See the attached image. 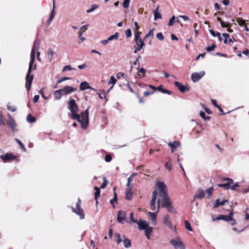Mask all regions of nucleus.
<instances>
[{"label": "nucleus", "mask_w": 249, "mask_h": 249, "mask_svg": "<svg viewBox=\"0 0 249 249\" xmlns=\"http://www.w3.org/2000/svg\"><path fill=\"white\" fill-rule=\"evenodd\" d=\"M185 226L186 229L187 230H188L189 231H192V227H191V225L188 221L186 220L185 221Z\"/></svg>", "instance_id": "c03bdc74"}, {"label": "nucleus", "mask_w": 249, "mask_h": 249, "mask_svg": "<svg viewBox=\"0 0 249 249\" xmlns=\"http://www.w3.org/2000/svg\"><path fill=\"white\" fill-rule=\"evenodd\" d=\"M116 81H117L116 79L114 78V77L111 76L110 78L109 81L108 82V84H112L113 86H114L116 84Z\"/></svg>", "instance_id": "a19ab883"}, {"label": "nucleus", "mask_w": 249, "mask_h": 249, "mask_svg": "<svg viewBox=\"0 0 249 249\" xmlns=\"http://www.w3.org/2000/svg\"><path fill=\"white\" fill-rule=\"evenodd\" d=\"M157 37L160 40H162L164 39V37L162 35V34L161 33H159L156 35Z\"/></svg>", "instance_id": "13d9d810"}, {"label": "nucleus", "mask_w": 249, "mask_h": 249, "mask_svg": "<svg viewBox=\"0 0 249 249\" xmlns=\"http://www.w3.org/2000/svg\"><path fill=\"white\" fill-rule=\"evenodd\" d=\"M213 188L212 187H210L209 188H208V189H207L206 190V194H207V197L208 198H210L211 196L213 194Z\"/></svg>", "instance_id": "4c0bfd02"}, {"label": "nucleus", "mask_w": 249, "mask_h": 249, "mask_svg": "<svg viewBox=\"0 0 249 249\" xmlns=\"http://www.w3.org/2000/svg\"><path fill=\"white\" fill-rule=\"evenodd\" d=\"M36 121L35 118L32 116L31 114H28L27 116V121L30 123H34Z\"/></svg>", "instance_id": "ea45409f"}, {"label": "nucleus", "mask_w": 249, "mask_h": 249, "mask_svg": "<svg viewBox=\"0 0 249 249\" xmlns=\"http://www.w3.org/2000/svg\"><path fill=\"white\" fill-rule=\"evenodd\" d=\"M0 158L3 160L4 162H7L12 160L15 159L16 157L13 154L7 153L5 155H1Z\"/></svg>", "instance_id": "4468645a"}, {"label": "nucleus", "mask_w": 249, "mask_h": 249, "mask_svg": "<svg viewBox=\"0 0 249 249\" xmlns=\"http://www.w3.org/2000/svg\"><path fill=\"white\" fill-rule=\"evenodd\" d=\"M15 141L17 142V143L20 145L21 148L24 151H26L25 147H24L23 143L18 139H16Z\"/></svg>", "instance_id": "8fccbe9b"}, {"label": "nucleus", "mask_w": 249, "mask_h": 249, "mask_svg": "<svg viewBox=\"0 0 249 249\" xmlns=\"http://www.w3.org/2000/svg\"><path fill=\"white\" fill-rule=\"evenodd\" d=\"M163 224H164L166 227L170 229L171 230L176 231V228L172 224L169 216L168 214H166L163 217Z\"/></svg>", "instance_id": "6e6552de"}, {"label": "nucleus", "mask_w": 249, "mask_h": 249, "mask_svg": "<svg viewBox=\"0 0 249 249\" xmlns=\"http://www.w3.org/2000/svg\"><path fill=\"white\" fill-rule=\"evenodd\" d=\"M175 84L178 89L181 92H184L186 91H189V88L187 86L183 85L181 83L179 82L176 81Z\"/></svg>", "instance_id": "2eb2a0df"}, {"label": "nucleus", "mask_w": 249, "mask_h": 249, "mask_svg": "<svg viewBox=\"0 0 249 249\" xmlns=\"http://www.w3.org/2000/svg\"><path fill=\"white\" fill-rule=\"evenodd\" d=\"M53 95L54 98L56 100H59L61 98V97L63 96V94L62 93L61 89H60L59 90L55 91L53 93Z\"/></svg>", "instance_id": "412c9836"}, {"label": "nucleus", "mask_w": 249, "mask_h": 249, "mask_svg": "<svg viewBox=\"0 0 249 249\" xmlns=\"http://www.w3.org/2000/svg\"><path fill=\"white\" fill-rule=\"evenodd\" d=\"M119 37V34L117 32H116L115 34L110 36H109L108 38V40L109 41L114 40H117Z\"/></svg>", "instance_id": "2f4dec72"}, {"label": "nucleus", "mask_w": 249, "mask_h": 249, "mask_svg": "<svg viewBox=\"0 0 249 249\" xmlns=\"http://www.w3.org/2000/svg\"><path fill=\"white\" fill-rule=\"evenodd\" d=\"M209 32L211 34L212 36H213L214 37L218 36L219 40L220 42H222V37L220 36V33L217 32V33H215V32L212 30H209Z\"/></svg>", "instance_id": "7c9ffc66"}, {"label": "nucleus", "mask_w": 249, "mask_h": 249, "mask_svg": "<svg viewBox=\"0 0 249 249\" xmlns=\"http://www.w3.org/2000/svg\"><path fill=\"white\" fill-rule=\"evenodd\" d=\"M153 31L154 29L150 30L148 33L146 35L145 38L148 37V36H151L153 37L154 35Z\"/></svg>", "instance_id": "bf43d9fd"}, {"label": "nucleus", "mask_w": 249, "mask_h": 249, "mask_svg": "<svg viewBox=\"0 0 249 249\" xmlns=\"http://www.w3.org/2000/svg\"><path fill=\"white\" fill-rule=\"evenodd\" d=\"M126 220V213L124 212L120 211L117 213V221L122 224H123Z\"/></svg>", "instance_id": "ddd939ff"}, {"label": "nucleus", "mask_w": 249, "mask_h": 249, "mask_svg": "<svg viewBox=\"0 0 249 249\" xmlns=\"http://www.w3.org/2000/svg\"><path fill=\"white\" fill-rule=\"evenodd\" d=\"M111 157L110 155H107L106 156L105 158V160H106V162H109L111 160Z\"/></svg>", "instance_id": "052dcab7"}, {"label": "nucleus", "mask_w": 249, "mask_h": 249, "mask_svg": "<svg viewBox=\"0 0 249 249\" xmlns=\"http://www.w3.org/2000/svg\"><path fill=\"white\" fill-rule=\"evenodd\" d=\"M99 7V5L97 4H93L91 5V8L87 10L86 12L87 13H89L93 12L94 10L98 8Z\"/></svg>", "instance_id": "58836bf2"}, {"label": "nucleus", "mask_w": 249, "mask_h": 249, "mask_svg": "<svg viewBox=\"0 0 249 249\" xmlns=\"http://www.w3.org/2000/svg\"><path fill=\"white\" fill-rule=\"evenodd\" d=\"M125 33L126 36L127 38H129L131 36V30L129 29H127L125 31Z\"/></svg>", "instance_id": "4d7b16f0"}, {"label": "nucleus", "mask_w": 249, "mask_h": 249, "mask_svg": "<svg viewBox=\"0 0 249 249\" xmlns=\"http://www.w3.org/2000/svg\"><path fill=\"white\" fill-rule=\"evenodd\" d=\"M123 243L124 247L128 249L131 246V240L125 237V235H123Z\"/></svg>", "instance_id": "aec40b11"}, {"label": "nucleus", "mask_w": 249, "mask_h": 249, "mask_svg": "<svg viewBox=\"0 0 249 249\" xmlns=\"http://www.w3.org/2000/svg\"><path fill=\"white\" fill-rule=\"evenodd\" d=\"M159 8V6H158L156 9L153 11L155 20H156L158 19H161L162 18L161 14L158 11Z\"/></svg>", "instance_id": "393cba45"}, {"label": "nucleus", "mask_w": 249, "mask_h": 249, "mask_svg": "<svg viewBox=\"0 0 249 249\" xmlns=\"http://www.w3.org/2000/svg\"><path fill=\"white\" fill-rule=\"evenodd\" d=\"M132 189H131L130 187L129 188H126V195H125V198L127 200H131L132 195Z\"/></svg>", "instance_id": "bb28decb"}, {"label": "nucleus", "mask_w": 249, "mask_h": 249, "mask_svg": "<svg viewBox=\"0 0 249 249\" xmlns=\"http://www.w3.org/2000/svg\"><path fill=\"white\" fill-rule=\"evenodd\" d=\"M115 236L116 237V243L118 245L123 241V236L122 237L120 233H115Z\"/></svg>", "instance_id": "c756f323"}, {"label": "nucleus", "mask_w": 249, "mask_h": 249, "mask_svg": "<svg viewBox=\"0 0 249 249\" xmlns=\"http://www.w3.org/2000/svg\"><path fill=\"white\" fill-rule=\"evenodd\" d=\"M7 123L10 126V127H12L13 128H14L15 125H17L16 123L13 118L8 119L7 121Z\"/></svg>", "instance_id": "72a5a7b5"}, {"label": "nucleus", "mask_w": 249, "mask_h": 249, "mask_svg": "<svg viewBox=\"0 0 249 249\" xmlns=\"http://www.w3.org/2000/svg\"><path fill=\"white\" fill-rule=\"evenodd\" d=\"M96 192L95 193V199L96 200V204L98 203L97 198L100 196V189L98 187H95L94 188Z\"/></svg>", "instance_id": "f704fd0d"}, {"label": "nucleus", "mask_w": 249, "mask_h": 249, "mask_svg": "<svg viewBox=\"0 0 249 249\" xmlns=\"http://www.w3.org/2000/svg\"><path fill=\"white\" fill-rule=\"evenodd\" d=\"M81 201L78 198V201L76 204V209L72 208V211L73 213H75L76 214L79 216L81 219H83L85 217L84 213L83 210L81 208L80 206Z\"/></svg>", "instance_id": "0eeeda50"}, {"label": "nucleus", "mask_w": 249, "mask_h": 249, "mask_svg": "<svg viewBox=\"0 0 249 249\" xmlns=\"http://www.w3.org/2000/svg\"><path fill=\"white\" fill-rule=\"evenodd\" d=\"M175 16H173L172 17V18H170V20H169V22L168 23V25L171 26H172L174 23H175ZM176 22H178V20H176Z\"/></svg>", "instance_id": "a18cd8bd"}, {"label": "nucleus", "mask_w": 249, "mask_h": 249, "mask_svg": "<svg viewBox=\"0 0 249 249\" xmlns=\"http://www.w3.org/2000/svg\"><path fill=\"white\" fill-rule=\"evenodd\" d=\"M130 0H124L123 5L124 8H127L129 6Z\"/></svg>", "instance_id": "3c124183"}, {"label": "nucleus", "mask_w": 249, "mask_h": 249, "mask_svg": "<svg viewBox=\"0 0 249 249\" xmlns=\"http://www.w3.org/2000/svg\"><path fill=\"white\" fill-rule=\"evenodd\" d=\"M117 200V194H116V192H114V198L113 199H111L110 201V203L112 205L113 208L115 207V206H114V205L113 204V203L114 202H116Z\"/></svg>", "instance_id": "09e8293b"}, {"label": "nucleus", "mask_w": 249, "mask_h": 249, "mask_svg": "<svg viewBox=\"0 0 249 249\" xmlns=\"http://www.w3.org/2000/svg\"><path fill=\"white\" fill-rule=\"evenodd\" d=\"M40 44V41L38 39L36 40L34 42L33 48L31 52L30 62L29 64L28 72L27 73L26 77V87L27 89L28 90H29L30 89L34 78L33 75H30V73L35 59V52L38 51V50L39 49Z\"/></svg>", "instance_id": "f257e3e1"}, {"label": "nucleus", "mask_w": 249, "mask_h": 249, "mask_svg": "<svg viewBox=\"0 0 249 249\" xmlns=\"http://www.w3.org/2000/svg\"><path fill=\"white\" fill-rule=\"evenodd\" d=\"M168 145L171 147L172 152H174L176 148L180 146V143L178 141H174L173 142H169Z\"/></svg>", "instance_id": "6ab92c4d"}, {"label": "nucleus", "mask_w": 249, "mask_h": 249, "mask_svg": "<svg viewBox=\"0 0 249 249\" xmlns=\"http://www.w3.org/2000/svg\"><path fill=\"white\" fill-rule=\"evenodd\" d=\"M225 180L228 181V182L225 183L219 184L218 186L223 187L226 189H229L230 185L233 184V180L229 178H226Z\"/></svg>", "instance_id": "a211bd4d"}, {"label": "nucleus", "mask_w": 249, "mask_h": 249, "mask_svg": "<svg viewBox=\"0 0 249 249\" xmlns=\"http://www.w3.org/2000/svg\"><path fill=\"white\" fill-rule=\"evenodd\" d=\"M68 108L71 112H75L78 111V107L74 99H70L68 102Z\"/></svg>", "instance_id": "1a4fd4ad"}, {"label": "nucleus", "mask_w": 249, "mask_h": 249, "mask_svg": "<svg viewBox=\"0 0 249 249\" xmlns=\"http://www.w3.org/2000/svg\"><path fill=\"white\" fill-rule=\"evenodd\" d=\"M133 216V213H131L130 214V221L134 223H137L138 225L139 228L140 230H144L145 236L148 239H149L150 235L153 231V228L149 227L147 221L141 219L138 221L134 219Z\"/></svg>", "instance_id": "7ed1b4c3"}, {"label": "nucleus", "mask_w": 249, "mask_h": 249, "mask_svg": "<svg viewBox=\"0 0 249 249\" xmlns=\"http://www.w3.org/2000/svg\"><path fill=\"white\" fill-rule=\"evenodd\" d=\"M109 41L108 40V38L107 39H105V40H103L102 41H101V43L103 45H106L109 42Z\"/></svg>", "instance_id": "0e129e2a"}, {"label": "nucleus", "mask_w": 249, "mask_h": 249, "mask_svg": "<svg viewBox=\"0 0 249 249\" xmlns=\"http://www.w3.org/2000/svg\"><path fill=\"white\" fill-rule=\"evenodd\" d=\"M170 244L176 249H185V245L178 237L171 240Z\"/></svg>", "instance_id": "423d86ee"}, {"label": "nucleus", "mask_w": 249, "mask_h": 249, "mask_svg": "<svg viewBox=\"0 0 249 249\" xmlns=\"http://www.w3.org/2000/svg\"><path fill=\"white\" fill-rule=\"evenodd\" d=\"M211 101H212V104L215 106L217 108L218 107V106H219L217 102H216V101L214 99H212L211 100Z\"/></svg>", "instance_id": "774afa93"}, {"label": "nucleus", "mask_w": 249, "mask_h": 249, "mask_svg": "<svg viewBox=\"0 0 249 249\" xmlns=\"http://www.w3.org/2000/svg\"><path fill=\"white\" fill-rule=\"evenodd\" d=\"M103 180H104L103 183L101 186V188H105L107 184V180L106 178L104 177L103 178Z\"/></svg>", "instance_id": "6e6d98bb"}, {"label": "nucleus", "mask_w": 249, "mask_h": 249, "mask_svg": "<svg viewBox=\"0 0 249 249\" xmlns=\"http://www.w3.org/2000/svg\"><path fill=\"white\" fill-rule=\"evenodd\" d=\"M88 89H91V87L89 86V84L87 82H83L80 84V89L81 90H84Z\"/></svg>", "instance_id": "5701e85b"}, {"label": "nucleus", "mask_w": 249, "mask_h": 249, "mask_svg": "<svg viewBox=\"0 0 249 249\" xmlns=\"http://www.w3.org/2000/svg\"><path fill=\"white\" fill-rule=\"evenodd\" d=\"M137 70H138V75L140 77L142 78V77H143L145 76V73H146V70L144 68L138 67Z\"/></svg>", "instance_id": "a878e982"}, {"label": "nucleus", "mask_w": 249, "mask_h": 249, "mask_svg": "<svg viewBox=\"0 0 249 249\" xmlns=\"http://www.w3.org/2000/svg\"><path fill=\"white\" fill-rule=\"evenodd\" d=\"M205 196V192L201 189H199L197 190V193L195 196V197L201 199Z\"/></svg>", "instance_id": "b1692460"}, {"label": "nucleus", "mask_w": 249, "mask_h": 249, "mask_svg": "<svg viewBox=\"0 0 249 249\" xmlns=\"http://www.w3.org/2000/svg\"><path fill=\"white\" fill-rule=\"evenodd\" d=\"M157 89L164 93H167L168 94H171V92L170 91L163 89L161 86L158 87L157 88Z\"/></svg>", "instance_id": "e433bc0d"}, {"label": "nucleus", "mask_w": 249, "mask_h": 249, "mask_svg": "<svg viewBox=\"0 0 249 249\" xmlns=\"http://www.w3.org/2000/svg\"><path fill=\"white\" fill-rule=\"evenodd\" d=\"M90 107H89L87 109L83 111H82L80 115V121L79 122L81 123V127L83 129H86L89 124V110Z\"/></svg>", "instance_id": "20e7f679"}, {"label": "nucleus", "mask_w": 249, "mask_h": 249, "mask_svg": "<svg viewBox=\"0 0 249 249\" xmlns=\"http://www.w3.org/2000/svg\"><path fill=\"white\" fill-rule=\"evenodd\" d=\"M236 20L238 24L240 26H244L246 24V21L241 18H237Z\"/></svg>", "instance_id": "79ce46f5"}, {"label": "nucleus", "mask_w": 249, "mask_h": 249, "mask_svg": "<svg viewBox=\"0 0 249 249\" xmlns=\"http://www.w3.org/2000/svg\"><path fill=\"white\" fill-rule=\"evenodd\" d=\"M137 47H135L134 53H137L138 51H140L144 46V44L142 40H139L136 41Z\"/></svg>", "instance_id": "f3484780"}, {"label": "nucleus", "mask_w": 249, "mask_h": 249, "mask_svg": "<svg viewBox=\"0 0 249 249\" xmlns=\"http://www.w3.org/2000/svg\"><path fill=\"white\" fill-rule=\"evenodd\" d=\"M78 37L81 41H84L85 40L86 38L85 37H82V32H80L78 35Z\"/></svg>", "instance_id": "69168bd1"}, {"label": "nucleus", "mask_w": 249, "mask_h": 249, "mask_svg": "<svg viewBox=\"0 0 249 249\" xmlns=\"http://www.w3.org/2000/svg\"><path fill=\"white\" fill-rule=\"evenodd\" d=\"M77 112H70L69 113V116L72 120H77L79 122L80 121V115L77 113Z\"/></svg>", "instance_id": "4be33fe9"}, {"label": "nucleus", "mask_w": 249, "mask_h": 249, "mask_svg": "<svg viewBox=\"0 0 249 249\" xmlns=\"http://www.w3.org/2000/svg\"><path fill=\"white\" fill-rule=\"evenodd\" d=\"M71 78L70 77H63L62 78H61L60 79L58 80L57 81L56 84H60L61 82H62L63 81H64L67 80H69Z\"/></svg>", "instance_id": "603ef678"}, {"label": "nucleus", "mask_w": 249, "mask_h": 249, "mask_svg": "<svg viewBox=\"0 0 249 249\" xmlns=\"http://www.w3.org/2000/svg\"><path fill=\"white\" fill-rule=\"evenodd\" d=\"M7 109L11 110L12 112H15L16 110V107L14 106H11L10 103H8L7 105Z\"/></svg>", "instance_id": "49530a36"}, {"label": "nucleus", "mask_w": 249, "mask_h": 249, "mask_svg": "<svg viewBox=\"0 0 249 249\" xmlns=\"http://www.w3.org/2000/svg\"><path fill=\"white\" fill-rule=\"evenodd\" d=\"M179 17L182 18L184 21H189L190 20V18L186 16L180 15Z\"/></svg>", "instance_id": "e2e57ef3"}, {"label": "nucleus", "mask_w": 249, "mask_h": 249, "mask_svg": "<svg viewBox=\"0 0 249 249\" xmlns=\"http://www.w3.org/2000/svg\"><path fill=\"white\" fill-rule=\"evenodd\" d=\"M161 206L167 209L169 212L173 213H176L177 211L172 205V203L168 196H162Z\"/></svg>", "instance_id": "39448f33"}, {"label": "nucleus", "mask_w": 249, "mask_h": 249, "mask_svg": "<svg viewBox=\"0 0 249 249\" xmlns=\"http://www.w3.org/2000/svg\"><path fill=\"white\" fill-rule=\"evenodd\" d=\"M228 202V200L226 199H224L223 201L220 202L219 199H217L215 202L213 204L214 208H217L219 206H223L225 204L226 202Z\"/></svg>", "instance_id": "cd10ccee"}, {"label": "nucleus", "mask_w": 249, "mask_h": 249, "mask_svg": "<svg viewBox=\"0 0 249 249\" xmlns=\"http://www.w3.org/2000/svg\"><path fill=\"white\" fill-rule=\"evenodd\" d=\"M63 95H67L77 90V88H73L71 86H66L61 89Z\"/></svg>", "instance_id": "f8f14e48"}, {"label": "nucleus", "mask_w": 249, "mask_h": 249, "mask_svg": "<svg viewBox=\"0 0 249 249\" xmlns=\"http://www.w3.org/2000/svg\"><path fill=\"white\" fill-rule=\"evenodd\" d=\"M216 48L215 44H213L211 46H208L206 48V50L208 52H211L213 50Z\"/></svg>", "instance_id": "864d4df0"}, {"label": "nucleus", "mask_w": 249, "mask_h": 249, "mask_svg": "<svg viewBox=\"0 0 249 249\" xmlns=\"http://www.w3.org/2000/svg\"><path fill=\"white\" fill-rule=\"evenodd\" d=\"M147 214L149 216V219L151 221V222L153 225H156L157 224V213H152L149 212L147 213Z\"/></svg>", "instance_id": "dca6fc26"}, {"label": "nucleus", "mask_w": 249, "mask_h": 249, "mask_svg": "<svg viewBox=\"0 0 249 249\" xmlns=\"http://www.w3.org/2000/svg\"><path fill=\"white\" fill-rule=\"evenodd\" d=\"M200 116L202 118H203L205 120H209L210 119V117L207 116L206 117L205 114L203 111H200Z\"/></svg>", "instance_id": "de8ad7c7"}, {"label": "nucleus", "mask_w": 249, "mask_h": 249, "mask_svg": "<svg viewBox=\"0 0 249 249\" xmlns=\"http://www.w3.org/2000/svg\"><path fill=\"white\" fill-rule=\"evenodd\" d=\"M217 20L218 21L220 22V23L222 27L225 28L229 27V23L227 22L223 21V20H222L220 18H217Z\"/></svg>", "instance_id": "473e14b6"}, {"label": "nucleus", "mask_w": 249, "mask_h": 249, "mask_svg": "<svg viewBox=\"0 0 249 249\" xmlns=\"http://www.w3.org/2000/svg\"><path fill=\"white\" fill-rule=\"evenodd\" d=\"M230 36L228 34H223L222 35V41H223L224 43L226 44L228 42V39L229 38Z\"/></svg>", "instance_id": "c9c22d12"}, {"label": "nucleus", "mask_w": 249, "mask_h": 249, "mask_svg": "<svg viewBox=\"0 0 249 249\" xmlns=\"http://www.w3.org/2000/svg\"><path fill=\"white\" fill-rule=\"evenodd\" d=\"M204 71H201L199 72H194L191 75V79L193 82L195 83L199 80L205 75Z\"/></svg>", "instance_id": "9b49d317"}, {"label": "nucleus", "mask_w": 249, "mask_h": 249, "mask_svg": "<svg viewBox=\"0 0 249 249\" xmlns=\"http://www.w3.org/2000/svg\"><path fill=\"white\" fill-rule=\"evenodd\" d=\"M140 34H141V33H140L138 31H135V37L136 41L139 40H142V39L140 38Z\"/></svg>", "instance_id": "5fc2aeb1"}, {"label": "nucleus", "mask_w": 249, "mask_h": 249, "mask_svg": "<svg viewBox=\"0 0 249 249\" xmlns=\"http://www.w3.org/2000/svg\"><path fill=\"white\" fill-rule=\"evenodd\" d=\"M165 167L168 169L169 171L171 170V165L170 162V161L169 162H167L165 164Z\"/></svg>", "instance_id": "680f3d73"}, {"label": "nucleus", "mask_w": 249, "mask_h": 249, "mask_svg": "<svg viewBox=\"0 0 249 249\" xmlns=\"http://www.w3.org/2000/svg\"><path fill=\"white\" fill-rule=\"evenodd\" d=\"M232 216H233V213H232V212H231L228 215H220L216 217L212 216V218L213 221H215L216 220H223L226 221H230V220H231V217H232Z\"/></svg>", "instance_id": "9d476101"}, {"label": "nucleus", "mask_w": 249, "mask_h": 249, "mask_svg": "<svg viewBox=\"0 0 249 249\" xmlns=\"http://www.w3.org/2000/svg\"><path fill=\"white\" fill-rule=\"evenodd\" d=\"M73 70H75V69L72 68L71 65H67L63 67L62 71L64 72L67 71H71Z\"/></svg>", "instance_id": "37998d69"}, {"label": "nucleus", "mask_w": 249, "mask_h": 249, "mask_svg": "<svg viewBox=\"0 0 249 249\" xmlns=\"http://www.w3.org/2000/svg\"><path fill=\"white\" fill-rule=\"evenodd\" d=\"M54 54V52L51 49L47 50V55L50 62L52 61Z\"/></svg>", "instance_id": "c85d7f7f"}, {"label": "nucleus", "mask_w": 249, "mask_h": 249, "mask_svg": "<svg viewBox=\"0 0 249 249\" xmlns=\"http://www.w3.org/2000/svg\"><path fill=\"white\" fill-rule=\"evenodd\" d=\"M156 189L153 191L152 198L150 202V207L152 211L156 209V201L157 199L158 193L160 197L167 195V187L163 182L157 181L156 182Z\"/></svg>", "instance_id": "f03ea898"}, {"label": "nucleus", "mask_w": 249, "mask_h": 249, "mask_svg": "<svg viewBox=\"0 0 249 249\" xmlns=\"http://www.w3.org/2000/svg\"><path fill=\"white\" fill-rule=\"evenodd\" d=\"M87 66V65L84 63V64H83L82 65H78V68L79 69H84L85 68H86Z\"/></svg>", "instance_id": "338daca9"}]
</instances>
